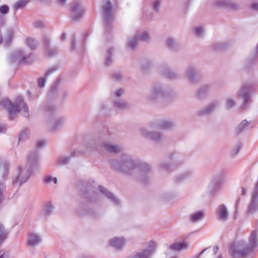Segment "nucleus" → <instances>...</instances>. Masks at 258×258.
I'll return each instance as SVG.
<instances>
[{
	"label": "nucleus",
	"mask_w": 258,
	"mask_h": 258,
	"mask_svg": "<svg viewBox=\"0 0 258 258\" xmlns=\"http://www.w3.org/2000/svg\"><path fill=\"white\" fill-rule=\"evenodd\" d=\"M215 4L217 7L227 8L231 10H237L239 9V6L237 4L228 0H217Z\"/></svg>",
	"instance_id": "13"
},
{
	"label": "nucleus",
	"mask_w": 258,
	"mask_h": 258,
	"mask_svg": "<svg viewBox=\"0 0 258 258\" xmlns=\"http://www.w3.org/2000/svg\"><path fill=\"white\" fill-rule=\"evenodd\" d=\"M205 214L202 211H197L190 216V221L192 222H197L201 220L204 217Z\"/></svg>",
	"instance_id": "32"
},
{
	"label": "nucleus",
	"mask_w": 258,
	"mask_h": 258,
	"mask_svg": "<svg viewBox=\"0 0 258 258\" xmlns=\"http://www.w3.org/2000/svg\"><path fill=\"white\" fill-rule=\"evenodd\" d=\"M44 108L46 110V112L49 114L53 113L56 110V107L54 106L51 105L49 104H46L44 106Z\"/></svg>",
	"instance_id": "48"
},
{
	"label": "nucleus",
	"mask_w": 258,
	"mask_h": 258,
	"mask_svg": "<svg viewBox=\"0 0 258 258\" xmlns=\"http://www.w3.org/2000/svg\"><path fill=\"white\" fill-rule=\"evenodd\" d=\"M251 8L253 10L258 11V3H253L251 5Z\"/></svg>",
	"instance_id": "64"
},
{
	"label": "nucleus",
	"mask_w": 258,
	"mask_h": 258,
	"mask_svg": "<svg viewBox=\"0 0 258 258\" xmlns=\"http://www.w3.org/2000/svg\"><path fill=\"white\" fill-rule=\"evenodd\" d=\"M20 105L22 106H25L24 113L23 116L25 117H28L29 116L28 107L24 102L22 97L19 96H17L15 99V104L12 103L9 100L7 99H2L0 101V106H3L8 111L9 108H13L14 107H19Z\"/></svg>",
	"instance_id": "5"
},
{
	"label": "nucleus",
	"mask_w": 258,
	"mask_h": 258,
	"mask_svg": "<svg viewBox=\"0 0 258 258\" xmlns=\"http://www.w3.org/2000/svg\"><path fill=\"white\" fill-rule=\"evenodd\" d=\"M52 181H53L54 183H56L57 182V178L56 177H52L51 176H47L45 177V179H44V182L45 183H50Z\"/></svg>",
	"instance_id": "52"
},
{
	"label": "nucleus",
	"mask_w": 258,
	"mask_h": 258,
	"mask_svg": "<svg viewBox=\"0 0 258 258\" xmlns=\"http://www.w3.org/2000/svg\"><path fill=\"white\" fill-rule=\"evenodd\" d=\"M111 166L115 170L124 174H130L135 169L140 172V180L143 184L149 181L148 173L151 171V166L146 163L140 161H135L128 156H124L118 161H111Z\"/></svg>",
	"instance_id": "1"
},
{
	"label": "nucleus",
	"mask_w": 258,
	"mask_h": 258,
	"mask_svg": "<svg viewBox=\"0 0 258 258\" xmlns=\"http://www.w3.org/2000/svg\"><path fill=\"white\" fill-rule=\"evenodd\" d=\"M229 46V43L227 42L216 43L212 45V48L216 51H222L226 50Z\"/></svg>",
	"instance_id": "30"
},
{
	"label": "nucleus",
	"mask_w": 258,
	"mask_h": 258,
	"mask_svg": "<svg viewBox=\"0 0 258 258\" xmlns=\"http://www.w3.org/2000/svg\"><path fill=\"white\" fill-rule=\"evenodd\" d=\"M235 104V101L231 98H229L227 99L226 103V107L227 109H230L234 106Z\"/></svg>",
	"instance_id": "49"
},
{
	"label": "nucleus",
	"mask_w": 258,
	"mask_h": 258,
	"mask_svg": "<svg viewBox=\"0 0 258 258\" xmlns=\"http://www.w3.org/2000/svg\"><path fill=\"white\" fill-rule=\"evenodd\" d=\"M167 46L173 51L176 50V44L175 40L172 38H169L167 40Z\"/></svg>",
	"instance_id": "45"
},
{
	"label": "nucleus",
	"mask_w": 258,
	"mask_h": 258,
	"mask_svg": "<svg viewBox=\"0 0 258 258\" xmlns=\"http://www.w3.org/2000/svg\"><path fill=\"white\" fill-rule=\"evenodd\" d=\"M123 93V90L122 89H119L115 91V95L117 97L120 96Z\"/></svg>",
	"instance_id": "62"
},
{
	"label": "nucleus",
	"mask_w": 258,
	"mask_h": 258,
	"mask_svg": "<svg viewBox=\"0 0 258 258\" xmlns=\"http://www.w3.org/2000/svg\"><path fill=\"white\" fill-rule=\"evenodd\" d=\"M112 78L115 81H119L121 79L122 75L120 73L116 72L113 74Z\"/></svg>",
	"instance_id": "56"
},
{
	"label": "nucleus",
	"mask_w": 258,
	"mask_h": 258,
	"mask_svg": "<svg viewBox=\"0 0 258 258\" xmlns=\"http://www.w3.org/2000/svg\"><path fill=\"white\" fill-rule=\"evenodd\" d=\"M114 106L119 109H124L129 107L128 104L125 101H115L114 102Z\"/></svg>",
	"instance_id": "37"
},
{
	"label": "nucleus",
	"mask_w": 258,
	"mask_h": 258,
	"mask_svg": "<svg viewBox=\"0 0 258 258\" xmlns=\"http://www.w3.org/2000/svg\"><path fill=\"white\" fill-rule=\"evenodd\" d=\"M63 122V119L61 118L57 119L52 124V126L50 127V129L52 131H56L59 127H60Z\"/></svg>",
	"instance_id": "41"
},
{
	"label": "nucleus",
	"mask_w": 258,
	"mask_h": 258,
	"mask_svg": "<svg viewBox=\"0 0 258 258\" xmlns=\"http://www.w3.org/2000/svg\"><path fill=\"white\" fill-rule=\"evenodd\" d=\"M186 77L188 81L191 83L197 82L196 72L195 69L192 67L188 68L186 72Z\"/></svg>",
	"instance_id": "24"
},
{
	"label": "nucleus",
	"mask_w": 258,
	"mask_h": 258,
	"mask_svg": "<svg viewBox=\"0 0 258 258\" xmlns=\"http://www.w3.org/2000/svg\"><path fill=\"white\" fill-rule=\"evenodd\" d=\"M160 0H155L153 4V7L155 11L158 12L159 11V7L160 5Z\"/></svg>",
	"instance_id": "54"
},
{
	"label": "nucleus",
	"mask_w": 258,
	"mask_h": 258,
	"mask_svg": "<svg viewBox=\"0 0 258 258\" xmlns=\"http://www.w3.org/2000/svg\"><path fill=\"white\" fill-rule=\"evenodd\" d=\"M45 144V142L44 140H40L37 142V147H42Z\"/></svg>",
	"instance_id": "60"
},
{
	"label": "nucleus",
	"mask_w": 258,
	"mask_h": 258,
	"mask_svg": "<svg viewBox=\"0 0 258 258\" xmlns=\"http://www.w3.org/2000/svg\"><path fill=\"white\" fill-rule=\"evenodd\" d=\"M258 234L256 230H253L249 237V243L243 246L241 250L237 249L234 244H231L230 254L232 258H243L251 253L257 246Z\"/></svg>",
	"instance_id": "3"
},
{
	"label": "nucleus",
	"mask_w": 258,
	"mask_h": 258,
	"mask_svg": "<svg viewBox=\"0 0 258 258\" xmlns=\"http://www.w3.org/2000/svg\"><path fill=\"white\" fill-rule=\"evenodd\" d=\"M216 214L219 220L225 221L228 216V213L225 205L221 204L216 209Z\"/></svg>",
	"instance_id": "16"
},
{
	"label": "nucleus",
	"mask_w": 258,
	"mask_h": 258,
	"mask_svg": "<svg viewBox=\"0 0 258 258\" xmlns=\"http://www.w3.org/2000/svg\"><path fill=\"white\" fill-rule=\"evenodd\" d=\"M113 49L112 48H109L107 51V54L105 58V63L106 66H109L112 62V53Z\"/></svg>",
	"instance_id": "36"
},
{
	"label": "nucleus",
	"mask_w": 258,
	"mask_h": 258,
	"mask_svg": "<svg viewBox=\"0 0 258 258\" xmlns=\"http://www.w3.org/2000/svg\"><path fill=\"white\" fill-rule=\"evenodd\" d=\"M53 206L51 203H48L44 208L43 212L46 215H50L53 210Z\"/></svg>",
	"instance_id": "43"
},
{
	"label": "nucleus",
	"mask_w": 258,
	"mask_h": 258,
	"mask_svg": "<svg viewBox=\"0 0 258 258\" xmlns=\"http://www.w3.org/2000/svg\"><path fill=\"white\" fill-rule=\"evenodd\" d=\"M7 130V126L5 124H0V133H5Z\"/></svg>",
	"instance_id": "61"
},
{
	"label": "nucleus",
	"mask_w": 258,
	"mask_h": 258,
	"mask_svg": "<svg viewBox=\"0 0 258 258\" xmlns=\"http://www.w3.org/2000/svg\"><path fill=\"white\" fill-rule=\"evenodd\" d=\"M138 39L136 38V36H135L132 39L128 40L127 46L131 50L134 49L138 45Z\"/></svg>",
	"instance_id": "38"
},
{
	"label": "nucleus",
	"mask_w": 258,
	"mask_h": 258,
	"mask_svg": "<svg viewBox=\"0 0 258 258\" xmlns=\"http://www.w3.org/2000/svg\"><path fill=\"white\" fill-rule=\"evenodd\" d=\"M203 32V27L201 26L198 27L195 29V33L198 36H200Z\"/></svg>",
	"instance_id": "58"
},
{
	"label": "nucleus",
	"mask_w": 258,
	"mask_h": 258,
	"mask_svg": "<svg viewBox=\"0 0 258 258\" xmlns=\"http://www.w3.org/2000/svg\"><path fill=\"white\" fill-rule=\"evenodd\" d=\"M255 87V85L253 83L244 84L239 92L238 93V97L242 98L243 100V104L241 106L240 108L242 110L246 108V104L248 102L250 99V94Z\"/></svg>",
	"instance_id": "7"
},
{
	"label": "nucleus",
	"mask_w": 258,
	"mask_h": 258,
	"mask_svg": "<svg viewBox=\"0 0 258 258\" xmlns=\"http://www.w3.org/2000/svg\"><path fill=\"white\" fill-rule=\"evenodd\" d=\"M218 103L217 102H212L208 106H207V107L205 109H204L200 111L199 112V115H205L209 114L214 110V109L218 105Z\"/></svg>",
	"instance_id": "23"
},
{
	"label": "nucleus",
	"mask_w": 258,
	"mask_h": 258,
	"mask_svg": "<svg viewBox=\"0 0 258 258\" xmlns=\"http://www.w3.org/2000/svg\"><path fill=\"white\" fill-rule=\"evenodd\" d=\"M41 241L40 236L36 233H30L29 235L27 243L28 246H34L38 244Z\"/></svg>",
	"instance_id": "19"
},
{
	"label": "nucleus",
	"mask_w": 258,
	"mask_h": 258,
	"mask_svg": "<svg viewBox=\"0 0 258 258\" xmlns=\"http://www.w3.org/2000/svg\"><path fill=\"white\" fill-rule=\"evenodd\" d=\"M136 36V38L138 39V40L146 41H147L149 38V34L147 32L144 31L142 33V34H137L135 35Z\"/></svg>",
	"instance_id": "42"
},
{
	"label": "nucleus",
	"mask_w": 258,
	"mask_h": 258,
	"mask_svg": "<svg viewBox=\"0 0 258 258\" xmlns=\"http://www.w3.org/2000/svg\"><path fill=\"white\" fill-rule=\"evenodd\" d=\"M24 53L25 52L22 49H19L13 52L10 56V61L11 62H18V64H22Z\"/></svg>",
	"instance_id": "15"
},
{
	"label": "nucleus",
	"mask_w": 258,
	"mask_h": 258,
	"mask_svg": "<svg viewBox=\"0 0 258 258\" xmlns=\"http://www.w3.org/2000/svg\"><path fill=\"white\" fill-rule=\"evenodd\" d=\"M76 48V38L75 36L73 35L71 37V50H74Z\"/></svg>",
	"instance_id": "57"
},
{
	"label": "nucleus",
	"mask_w": 258,
	"mask_h": 258,
	"mask_svg": "<svg viewBox=\"0 0 258 258\" xmlns=\"http://www.w3.org/2000/svg\"><path fill=\"white\" fill-rule=\"evenodd\" d=\"M242 146V144L240 142L238 143L235 147L233 148L231 152V154L233 156H235L237 155L240 151Z\"/></svg>",
	"instance_id": "47"
},
{
	"label": "nucleus",
	"mask_w": 258,
	"mask_h": 258,
	"mask_svg": "<svg viewBox=\"0 0 258 258\" xmlns=\"http://www.w3.org/2000/svg\"><path fill=\"white\" fill-rule=\"evenodd\" d=\"M24 108V111L25 110V106H22V105H20L19 107H14L13 108H9V118L10 120H13L15 117V115L16 113L20 112L21 110Z\"/></svg>",
	"instance_id": "27"
},
{
	"label": "nucleus",
	"mask_w": 258,
	"mask_h": 258,
	"mask_svg": "<svg viewBox=\"0 0 258 258\" xmlns=\"http://www.w3.org/2000/svg\"><path fill=\"white\" fill-rule=\"evenodd\" d=\"M47 78L44 77L40 78L38 79V87L40 88H42L45 86L46 79Z\"/></svg>",
	"instance_id": "51"
},
{
	"label": "nucleus",
	"mask_w": 258,
	"mask_h": 258,
	"mask_svg": "<svg viewBox=\"0 0 258 258\" xmlns=\"http://www.w3.org/2000/svg\"><path fill=\"white\" fill-rule=\"evenodd\" d=\"M8 232L5 230V227L0 222V245L7 238Z\"/></svg>",
	"instance_id": "34"
},
{
	"label": "nucleus",
	"mask_w": 258,
	"mask_h": 258,
	"mask_svg": "<svg viewBox=\"0 0 258 258\" xmlns=\"http://www.w3.org/2000/svg\"><path fill=\"white\" fill-rule=\"evenodd\" d=\"M71 19L76 22L81 20L85 14V10L81 2L75 1L70 4Z\"/></svg>",
	"instance_id": "6"
},
{
	"label": "nucleus",
	"mask_w": 258,
	"mask_h": 258,
	"mask_svg": "<svg viewBox=\"0 0 258 258\" xmlns=\"http://www.w3.org/2000/svg\"><path fill=\"white\" fill-rule=\"evenodd\" d=\"M44 52L46 55L50 57L54 56L58 53L56 47H50V39L46 36H44L42 39Z\"/></svg>",
	"instance_id": "10"
},
{
	"label": "nucleus",
	"mask_w": 258,
	"mask_h": 258,
	"mask_svg": "<svg viewBox=\"0 0 258 258\" xmlns=\"http://www.w3.org/2000/svg\"><path fill=\"white\" fill-rule=\"evenodd\" d=\"M43 26V22L41 21H37L34 23V26L36 28H41Z\"/></svg>",
	"instance_id": "59"
},
{
	"label": "nucleus",
	"mask_w": 258,
	"mask_h": 258,
	"mask_svg": "<svg viewBox=\"0 0 258 258\" xmlns=\"http://www.w3.org/2000/svg\"><path fill=\"white\" fill-rule=\"evenodd\" d=\"M249 122L246 120H243L240 123H239L235 129V134L236 135H239L241 134L244 128L248 125Z\"/></svg>",
	"instance_id": "33"
},
{
	"label": "nucleus",
	"mask_w": 258,
	"mask_h": 258,
	"mask_svg": "<svg viewBox=\"0 0 258 258\" xmlns=\"http://www.w3.org/2000/svg\"><path fill=\"white\" fill-rule=\"evenodd\" d=\"M160 168L166 171H169L172 170V167L170 165L164 163L160 164Z\"/></svg>",
	"instance_id": "50"
},
{
	"label": "nucleus",
	"mask_w": 258,
	"mask_h": 258,
	"mask_svg": "<svg viewBox=\"0 0 258 258\" xmlns=\"http://www.w3.org/2000/svg\"><path fill=\"white\" fill-rule=\"evenodd\" d=\"M57 88H58V83L56 82L52 85V86L50 88L49 93L51 94H53V93H55L57 90Z\"/></svg>",
	"instance_id": "55"
},
{
	"label": "nucleus",
	"mask_w": 258,
	"mask_h": 258,
	"mask_svg": "<svg viewBox=\"0 0 258 258\" xmlns=\"http://www.w3.org/2000/svg\"><path fill=\"white\" fill-rule=\"evenodd\" d=\"M162 75L168 79H176L178 78V75L172 72L167 66H163L162 67Z\"/></svg>",
	"instance_id": "22"
},
{
	"label": "nucleus",
	"mask_w": 258,
	"mask_h": 258,
	"mask_svg": "<svg viewBox=\"0 0 258 258\" xmlns=\"http://www.w3.org/2000/svg\"><path fill=\"white\" fill-rule=\"evenodd\" d=\"M38 153L37 150H34L32 153H30L27 157L28 163L29 165V168L27 170L25 174L23 175L19 182L20 175L22 172V168L21 166L18 167V175L13 181V185L18 184V187H20L22 184L25 183L29 178L30 175L33 173L34 170L38 167Z\"/></svg>",
	"instance_id": "2"
},
{
	"label": "nucleus",
	"mask_w": 258,
	"mask_h": 258,
	"mask_svg": "<svg viewBox=\"0 0 258 258\" xmlns=\"http://www.w3.org/2000/svg\"><path fill=\"white\" fill-rule=\"evenodd\" d=\"M209 88V86L204 85L199 89L196 94L197 97L198 99H203L205 98L208 92Z\"/></svg>",
	"instance_id": "28"
},
{
	"label": "nucleus",
	"mask_w": 258,
	"mask_h": 258,
	"mask_svg": "<svg viewBox=\"0 0 258 258\" xmlns=\"http://www.w3.org/2000/svg\"><path fill=\"white\" fill-rule=\"evenodd\" d=\"M258 201V179L251 194V200L247 211L248 214L253 213L256 208Z\"/></svg>",
	"instance_id": "9"
},
{
	"label": "nucleus",
	"mask_w": 258,
	"mask_h": 258,
	"mask_svg": "<svg viewBox=\"0 0 258 258\" xmlns=\"http://www.w3.org/2000/svg\"><path fill=\"white\" fill-rule=\"evenodd\" d=\"M191 174L190 172H186L185 173H183L181 175H180L179 176H177L176 177L175 180L176 183H179L183 181L184 179L186 178L187 177H188Z\"/></svg>",
	"instance_id": "46"
},
{
	"label": "nucleus",
	"mask_w": 258,
	"mask_h": 258,
	"mask_svg": "<svg viewBox=\"0 0 258 258\" xmlns=\"http://www.w3.org/2000/svg\"><path fill=\"white\" fill-rule=\"evenodd\" d=\"M155 245V243L153 241H151L147 248L128 258H149L153 251Z\"/></svg>",
	"instance_id": "12"
},
{
	"label": "nucleus",
	"mask_w": 258,
	"mask_h": 258,
	"mask_svg": "<svg viewBox=\"0 0 258 258\" xmlns=\"http://www.w3.org/2000/svg\"><path fill=\"white\" fill-rule=\"evenodd\" d=\"M224 178L223 173H220L213 178L210 185V191L211 194H214L218 191L223 182Z\"/></svg>",
	"instance_id": "11"
},
{
	"label": "nucleus",
	"mask_w": 258,
	"mask_h": 258,
	"mask_svg": "<svg viewBox=\"0 0 258 258\" xmlns=\"http://www.w3.org/2000/svg\"><path fill=\"white\" fill-rule=\"evenodd\" d=\"M151 63L149 61L144 63L142 66L141 69H142V71L144 72H145L151 67Z\"/></svg>",
	"instance_id": "53"
},
{
	"label": "nucleus",
	"mask_w": 258,
	"mask_h": 258,
	"mask_svg": "<svg viewBox=\"0 0 258 258\" xmlns=\"http://www.w3.org/2000/svg\"><path fill=\"white\" fill-rule=\"evenodd\" d=\"M79 152L74 151L72 152L70 156H64L60 158L58 160V163L59 165L66 164L70 161L71 158L75 157Z\"/></svg>",
	"instance_id": "29"
},
{
	"label": "nucleus",
	"mask_w": 258,
	"mask_h": 258,
	"mask_svg": "<svg viewBox=\"0 0 258 258\" xmlns=\"http://www.w3.org/2000/svg\"><path fill=\"white\" fill-rule=\"evenodd\" d=\"M26 45L31 49L34 50L37 47L38 43L34 39L28 38L26 39Z\"/></svg>",
	"instance_id": "35"
},
{
	"label": "nucleus",
	"mask_w": 258,
	"mask_h": 258,
	"mask_svg": "<svg viewBox=\"0 0 258 258\" xmlns=\"http://www.w3.org/2000/svg\"><path fill=\"white\" fill-rule=\"evenodd\" d=\"M29 129L26 128L23 129L19 134V141H24L27 139L29 137Z\"/></svg>",
	"instance_id": "39"
},
{
	"label": "nucleus",
	"mask_w": 258,
	"mask_h": 258,
	"mask_svg": "<svg viewBox=\"0 0 258 258\" xmlns=\"http://www.w3.org/2000/svg\"><path fill=\"white\" fill-rule=\"evenodd\" d=\"M100 191L108 199L111 201L114 204L118 205L119 204V201L116 198L113 193L109 191L107 188L102 185L99 186Z\"/></svg>",
	"instance_id": "14"
},
{
	"label": "nucleus",
	"mask_w": 258,
	"mask_h": 258,
	"mask_svg": "<svg viewBox=\"0 0 258 258\" xmlns=\"http://www.w3.org/2000/svg\"><path fill=\"white\" fill-rule=\"evenodd\" d=\"M102 10L103 22L105 31L109 33L112 30V23L114 21V16L112 14L113 6L111 2L107 1L103 5Z\"/></svg>",
	"instance_id": "4"
},
{
	"label": "nucleus",
	"mask_w": 258,
	"mask_h": 258,
	"mask_svg": "<svg viewBox=\"0 0 258 258\" xmlns=\"http://www.w3.org/2000/svg\"><path fill=\"white\" fill-rule=\"evenodd\" d=\"M35 61L34 54L30 52L28 54L24 53L23 58L22 61V64H30Z\"/></svg>",
	"instance_id": "26"
},
{
	"label": "nucleus",
	"mask_w": 258,
	"mask_h": 258,
	"mask_svg": "<svg viewBox=\"0 0 258 258\" xmlns=\"http://www.w3.org/2000/svg\"><path fill=\"white\" fill-rule=\"evenodd\" d=\"M90 147L96 149L100 150L103 148L105 151L110 153H118L121 151L119 147L117 145H109L101 142L99 140H92Z\"/></svg>",
	"instance_id": "8"
},
{
	"label": "nucleus",
	"mask_w": 258,
	"mask_h": 258,
	"mask_svg": "<svg viewBox=\"0 0 258 258\" xmlns=\"http://www.w3.org/2000/svg\"><path fill=\"white\" fill-rule=\"evenodd\" d=\"M29 2V0H18L14 5V8L18 10L24 8L25 5Z\"/></svg>",
	"instance_id": "40"
},
{
	"label": "nucleus",
	"mask_w": 258,
	"mask_h": 258,
	"mask_svg": "<svg viewBox=\"0 0 258 258\" xmlns=\"http://www.w3.org/2000/svg\"><path fill=\"white\" fill-rule=\"evenodd\" d=\"M165 92L162 90L159 85H155L153 87L150 99L154 101L159 97H165Z\"/></svg>",
	"instance_id": "17"
},
{
	"label": "nucleus",
	"mask_w": 258,
	"mask_h": 258,
	"mask_svg": "<svg viewBox=\"0 0 258 258\" xmlns=\"http://www.w3.org/2000/svg\"><path fill=\"white\" fill-rule=\"evenodd\" d=\"M174 125V123L169 120H162L158 125V127L160 129L169 130Z\"/></svg>",
	"instance_id": "31"
},
{
	"label": "nucleus",
	"mask_w": 258,
	"mask_h": 258,
	"mask_svg": "<svg viewBox=\"0 0 258 258\" xmlns=\"http://www.w3.org/2000/svg\"><path fill=\"white\" fill-rule=\"evenodd\" d=\"M125 244V240L122 238L115 237L110 241V245L117 250H120Z\"/></svg>",
	"instance_id": "20"
},
{
	"label": "nucleus",
	"mask_w": 258,
	"mask_h": 258,
	"mask_svg": "<svg viewBox=\"0 0 258 258\" xmlns=\"http://www.w3.org/2000/svg\"><path fill=\"white\" fill-rule=\"evenodd\" d=\"M8 168H9L8 165L7 164H6L5 165V171H4V173L3 174V177L4 178L6 177L7 175L8 172Z\"/></svg>",
	"instance_id": "63"
},
{
	"label": "nucleus",
	"mask_w": 258,
	"mask_h": 258,
	"mask_svg": "<svg viewBox=\"0 0 258 258\" xmlns=\"http://www.w3.org/2000/svg\"><path fill=\"white\" fill-rule=\"evenodd\" d=\"M142 134L154 142H158L160 140L162 135L159 132H149L144 128H141Z\"/></svg>",
	"instance_id": "18"
},
{
	"label": "nucleus",
	"mask_w": 258,
	"mask_h": 258,
	"mask_svg": "<svg viewBox=\"0 0 258 258\" xmlns=\"http://www.w3.org/2000/svg\"><path fill=\"white\" fill-rule=\"evenodd\" d=\"M15 34V30L13 28H9L7 30V34L6 38L4 41V45L5 47H9L13 41L14 35Z\"/></svg>",
	"instance_id": "21"
},
{
	"label": "nucleus",
	"mask_w": 258,
	"mask_h": 258,
	"mask_svg": "<svg viewBox=\"0 0 258 258\" xmlns=\"http://www.w3.org/2000/svg\"><path fill=\"white\" fill-rule=\"evenodd\" d=\"M187 247V244L184 241L174 243L169 246V248L174 251H180L182 249H186Z\"/></svg>",
	"instance_id": "25"
},
{
	"label": "nucleus",
	"mask_w": 258,
	"mask_h": 258,
	"mask_svg": "<svg viewBox=\"0 0 258 258\" xmlns=\"http://www.w3.org/2000/svg\"><path fill=\"white\" fill-rule=\"evenodd\" d=\"M58 68H59L58 65H54V66L51 67V68H49L48 69H47L45 73V75H44L45 78H47L50 75H51L52 73H53L55 72H56V71H57Z\"/></svg>",
	"instance_id": "44"
}]
</instances>
